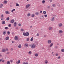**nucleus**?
Masks as SVG:
<instances>
[{"label":"nucleus","instance_id":"obj_1","mask_svg":"<svg viewBox=\"0 0 64 64\" xmlns=\"http://www.w3.org/2000/svg\"><path fill=\"white\" fill-rule=\"evenodd\" d=\"M23 35L24 36H28L29 35V33L28 32H26V33L23 32Z\"/></svg>","mask_w":64,"mask_h":64},{"label":"nucleus","instance_id":"obj_2","mask_svg":"<svg viewBox=\"0 0 64 64\" xmlns=\"http://www.w3.org/2000/svg\"><path fill=\"white\" fill-rule=\"evenodd\" d=\"M35 47H36V45H35V44H34L31 46V48L32 49H33L34 48H35Z\"/></svg>","mask_w":64,"mask_h":64},{"label":"nucleus","instance_id":"obj_3","mask_svg":"<svg viewBox=\"0 0 64 64\" xmlns=\"http://www.w3.org/2000/svg\"><path fill=\"white\" fill-rule=\"evenodd\" d=\"M52 41L50 40H48V44H51Z\"/></svg>","mask_w":64,"mask_h":64},{"label":"nucleus","instance_id":"obj_4","mask_svg":"<svg viewBox=\"0 0 64 64\" xmlns=\"http://www.w3.org/2000/svg\"><path fill=\"white\" fill-rule=\"evenodd\" d=\"M15 40H18V38H17V36H16L14 38Z\"/></svg>","mask_w":64,"mask_h":64},{"label":"nucleus","instance_id":"obj_5","mask_svg":"<svg viewBox=\"0 0 64 64\" xmlns=\"http://www.w3.org/2000/svg\"><path fill=\"white\" fill-rule=\"evenodd\" d=\"M11 21H10V22H11V23H13L15 21V20L14 19L12 20H11Z\"/></svg>","mask_w":64,"mask_h":64},{"label":"nucleus","instance_id":"obj_6","mask_svg":"<svg viewBox=\"0 0 64 64\" xmlns=\"http://www.w3.org/2000/svg\"><path fill=\"white\" fill-rule=\"evenodd\" d=\"M59 33L61 34V33H63V31L62 30H59Z\"/></svg>","mask_w":64,"mask_h":64},{"label":"nucleus","instance_id":"obj_7","mask_svg":"<svg viewBox=\"0 0 64 64\" xmlns=\"http://www.w3.org/2000/svg\"><path fill=\"white\" fill-rule=\"evenodd\" d=\"M30 6V4H28L26 5V8H28V7H29Z\"/></svg>","mask_w":64,"mask_h":64},{"label":"nucleus","instance_id":"obj_8","mask_svg":"<svg viewBox=\"0 0 64 64\" xmlns=\"http://www.w3.org/2000/svg\"><path fill=\"white\" fill-rule=\"evenodd\" d=\"M3 6V4H0V8H1Z\"/></svg>","mask_w":64,"mask_h":64},{"label":"nucleus","instance_id":"obj_9","mask_svg":"<svg viewBox=\"0 0 64 64\" xmlns=\"http://www.w3.org/2000/svg\"><path fill=\"white\" fill-rule=\"evenodd\" d=\"M17 25V23H16V22H14V26L15 27H16V25Z\"/></svg>","mask_w":64,"mask_h":64},{"label":"nucleus","instance_id":"obj_10","mask_svg":"<svg viewBox=\"0 0 64 64\" xmlns=\"http://www.w3.org/2000/svg\"><path fill=\"white\" fill-rule=\"evenodd\" d=\"M3 3L4 4H6L7 3V1L6 0H4L3 2Z\"/></svg>","mask_w":64,"mask_h":64},{"label":"nucleus","instance_id":"obj_11","mask_svg":"<svg viewBox=\"0 0 64 64\" xmlns=\"http://www.w3.org/2000/svg\"><path fill=\"white\" fill-rule=\"evenodd\" d=\"M24 46H26V47H28V44L26 43L25 44H24Z\"/></svg>","mask_w":64,"mask_h":64},{"label":"nucleus","instance_id":"obj_12","mask_svg":"<svg viewBox=\"0 0 64 64\" xmlns=\"http://www.w3.org/2000/svg\"><path fill=\"white\" fill-rule=\"evenodd\" d=\"M6 40H9V37L7 36L6 38Z\"/></svg>","mask_w":64,"mask_h":64},{"label":"nucleus","instance_id":"obj_13","mask_svg":"<svg viewBox=\"0 0 64 64\" xmlns=\"http://www.w3.org/2000/svg\"><path fill=\"white\" fill-rule=\"evenodd\" d=\"M58 26L59 27H61V26H62V24L60 23L58 25Z\"/></svg>","mask_w":64,"mask_h":64},{"label":"nucleus","instance_id":"obj_14","mask_svg":"<svg viewBox=\"0 0 64 64\" xmlns=\"http://www.w3.org/2000/svg\"><path fill=\"white\" fill-rule=\"evenodd\" d=\"M27 16L28 17H30L31 16V14L28 13L27 14Z\"/></svg>","mask_w":64,"mask_h":64},{"label":"nucleus","instance_id":"obj_15","mask_svg":"<svg viewBox=\"0 0 64 64\" xmlns=\"http://www.w3.org/2000/svg\"><path fill=\"white\" fill-rule=\"evenodd\" d=\"M6 30H5L3 32V34H4V35H5L6 34Z\"/></svg>","mask_w":64,"mask_h":64},{"label":"nucleus","instance_id":"obj_16","mask_svg":"<svg viewBox=\"0 0 64 64\" xmlns=\"http://www.w3.org/2000/svg\"><path fill=\"white\" fill-rule=\"evenodd\" d=\"M2 52H4L6 51V50H5V49H4L2 50Z\"/></svg>","mask_w":64,"mask_h":64},{"label":"nucleus","instance_id":"obj_17","mask_svg":"<svg viewBox=\"0 0 64 64\" xmlns=\"http://www.w3.org/2000/svg\"><path fill=\"white\" fill-rule=\"evenodd\" d=\"M52 29V27H50L48 29L49 30H51Z\"/></svg>","mask_w":64,"mask_h":64},{"label":"nucleus","instance_id":"obj_18","mask_svg":"<svg viewBox=\"0 0 64 64\" xmlns=\"http://www.w3.org/2000/svg\"><path fill=\"white\" fill-rule=\"evenodd\" d=\"M32 17H35V15L34 14H32L31 15Z\"/></svg>","mask_w":64,"mask_h":64},{"label":"nucleus","instance_id":"obj_19","mask_svg":"<svg viewBox=\"0 0 64 64\" xmlns=\"http://www.w3.org/2000/svg\"><path fill=\"white\" fill-rule=\"evenodd\" d=\"M2 24H5V21H3L2 22Z\"/></svg>","mask_w":64,"mask_h":64},{"label":"nucleus","instance_id":"obj_20","mask_svg":"<svg viewBox=\"0 0 64 64\" xmlns=\"http://www.w3.org/2000/svg\"><path fill=\"white\" fill-rule=\"evenodd\" d=\"M34 55L36 57H37L38 56V54H34Z\"/></svg>","mask_w":64,"mask_h":64},{"label":"nucleus","instance_id":"obj_21","mask_svg":"<svg viewBox=\"0 0 64 64\" xmlns=\"http://www.w3.org/2000/svg\"><path fill=\"white\" fill-rule=\"evenodd\" d=\"M10 19V18H9V17H8L6 18V20L7 21H8V20H9Z\"/></svg>","mask_w":64,"mask_h":64},{"label":"nucleus","instance_id":"obj_22","mask_svg":"<svg viewBox=\"0 0 64 64\" xmlns=\"http://www.w3.org/2000/svg\"><path fill=\"white\" fill-rule=\"evenodd\" d=\"M45 1L44 0H43L42 1V4H44V3H45Z\"/></svg>","mask_w":64,"mask_h":64},{"label":"nucleus","instance_id":"obj_23","mask_svg":"<svg viewBox=\"0 0 64 64\" xmlns=\"http://www.w3.org/2000/svg\"><path fill=\"white\" fill-rule=\"evenodd\" d=\"M36 15H39V12H36L35 13Z\"/></svg>","mask_w":64,"mask_h":64},{"label":"nucleus","instance_id":"obj_24","mask_svg":"<svg viewBox=\"0 0 64 64\" xmlns=\"http://www.w3.org/2000/svg\"><path fill=\"white\" fill-rule=\"evenodd\" d=\"M7 64H10V62L9 61H8L7 62Z\"/></svg>","mask_w":64,"mask_h":64},{"label":"nucleus","instance_id":"obj_25","mask_svg":"<svg viewBox=\"0 0 64 64\" xmlns=\"http://www.w3.org/2000/svg\"><path fill=\"white\" fill-rule=\"evenodd\" d=\"M61 51L62 52H64V49H62L61 50Z\"/></svg>","mask_w":64,"mask_h":64},{"label":"nucleus","instance_id":"obj_26","mask_svg":"<svg viewBox=\"0 0 64 64\" xmlns=\"http://www.w3.org/2000/svg\"><path fill=\"white\" fill-rule=\"evenodd\" d=\"M54 18H55L54 17H53L52 18V21H54Z\"/></svg>","mask_w":64,"mask_h":64},{"label":"nucleus","instance_id":"obj_27","mask_svg":"<svg viewBox=\"0 0 64 64\" xmlns=\"http://www.w3.org/2000/svg\"><path fill=\"white\" fill-rule=\"evenodd\" d=\"M43 13L44 14H45L46 13V11H44L43 12Z\"/></svg>","mask_w":64,"mask_h":64},{"label":"nucleus","instance_id":"obj_28","mask_svg":"<svg viewBox=\"0 0 64 64\" xmlns=\"http://www.w3.org/2000/svg\"><path fill=\"white\" fill-rule=\"evenodd\" d=\"M53 44L52 43L50 45V47H52V46H53Z\"/></svg>","mask_w":64,"mask_h":64},{"label":"nucleus","instance_id":"obj_29","mask_svg":"<svg viewBox=\"0 0 64 64\" xmlns=\"http://www.w3.org/2000/svg\"><path fill=\"white\" fill-rule=\"evenodd\" d=\"M32 54V52H31V51H30L28 52V54Z\"/></svg>","mask_w":64,"mask_h":64},{"label":"nucleus","instance_id":"obj_30","mask_svg":"<svg viewBox=\"0 0 64 64\" xmlns=\"http://www.w3.org/2000/svg\"><path fill=\"white\" fill-rule=\"evenodd\" d=\"M23 64H28V62H24L23 63Z\"/></svg>","mask_w":64,"mask_h":64},{"label":"nucleus","instance_id":"obj_31","mask_svg":"<svg viewBox=\"0 0 64 64\" xmlns=\"http://www.w3.org/2000/svg\"><path fill=\"white\" fill-rule=\"evenodd\" d=\"M33 38L32 37V38L30 39V41H33Z\"/></svg>","mask_w":64,"mask_h":64},{"label":"nucleus","instance_id":"obj_32","mask_svg":"<svg viewBox=\"0 0 64 64\" xmlns=\"http://www.w3.org/2000/svg\"><path fill=\"white\" fill-rule=\"evenodd\" d=\"M8 26L9 27H10L11 26V24H10L8 25Z\"/></svg>","mask_w":64,"mask_h":64},{"label":"nucleus","instance_id":"obj_33","mask_svg":"<svg viewBox=\"0 0 64 64\" xmlns=\"http://www.w3.org/2000/svg\"><path fill=\"white\" fill-rule=\"evenodd\" d=\"M29 38H28L26 39V41H29Z\"/></svg>","mask_w":64,"mask_h":64},{"label":"nucleus","instance_id":"obj_34","mask_svg":"<svg viewBox=\"0 0 64 64\" xmlns=\"http://www.w3.org/2000/svg\"><path fill=\"white\" fill-rule=\"evenodd\" d=\"M6 13L7 14H9V12L8 11H7L6 12Z\"/></svg>","mask_w":64,"mask_h":64},{"label":"nucleus","instance_id":"obj_35","mask_svg":"<svg viewBox=\"0 0 64 64\" xmlns=\"http://www.w3.org/2000/svg\"><path fill=\"white\" fill-rule=\"evenodd\" d=\"M7 33L8 35H9V34H10V32L9 31Z\"/></svg>","mask_w":64,"mask_h":64},{"label":"nucleus","instance_id":"obj_36","mask_svg":"<svg viewBox=\"0 0 64 64\" xmlns=\"http://www.w3.org/2000/svg\"><path fill=\"white\" fill-rule=\"evenodd\" d=\"M21 31L23 32V31H24V29H23V28H22L21 29Z\"/></svg>","mask_w":64,"mask_h":64},{"label":"nucleus","instance_id":"obj_37","mask_svg":"<svg viewBox=\"0 0 64 64\" xmlns=\"http://www.w3.org/2000/svg\"><path fill=\"white\" fill-rule=\"evenodd\" d=\"M18 64H19V63H20V60H18Z\"/></svg>","mask_w":64,"mask_h":64},{"label":"nucleus","instance_id":"obj_38","mask_svg":"<svg viewBox=\"0 0 64 64\" xmlns=\"http://www.w3.org/2000/svg\"><path fill=\"white\" fill-rule=\"evenodd\" d=\"M18 48H21V46L20 45L18 46Z\"/></svg>","mask_w":64,"mask_h":64},{"label":"nucleus","instance_id":"obj_39","mask_svg":"<svg viewBox=\"0 0 64 64\" xmlns=\"http://www.w3.org/2000/svg\"><path fill=\"white\" fill-rule=\"evenodd\" d=\"M16 6H19V4H16Z\"/></svg>","mask_w":64,"mask_h":64},{"label":"nucleus","instance_id":"obj_40","mask_svg":"<svg viewBox=\"0 0 64 64\" xmlns=\"http://www.w3.org/2000/svg\"><path fill=\"white\" fill-rule=\"evenodd\" d=\"M47 7L48 8V9H49V8H50V7L49 6H48Z\"/></svg>","mask_w":64,"mask_h":64},{"label":"nucleus","instance_id":"obj_41","mask_svg":"<svg viewBox=\"0 0 64 64\" xmlns=\"http://www.w3.org/2000/svg\"><path fill=\"white\" fill-rule=\"evenodd\" d=\"M44 16L45 17H47V14H46L45 15H44Z\"/></svg>","mask_w":64,"mask_h":64},{"label":"nucleus","instance_id":"obj_42","mask_svg":"<svg viewBox=\"0 0 64 64\" xmlns=\"http://www.w3.org/2000/svg\"><path fill=\"white\" fill-rule=\"evenodd\" d=\"M10 62L11 63H12L13 62V60H10Z\"/></svg>","mask_w":64,"mask_h":64},{"label":"nucleus","instance_id":"obj_43","mask_svg":"<svg viewBox=\"0 0 64 64\" xmlns=\"http://www.w3.org/2000/svg\"><path fill=\"white\" fill-rule=\"evenodd\" d=\"M58 48V46H56L55 47V48L56 49Z\"/></svg>","mask_w":64,"mask_h":64},{"label":"nucleus","instance_id":"obj_44","mask_svg":"<svg viewBox=\"0 0 64 64\" xmlns=\"http://www.w3.org/2000/svg\"><path fill=\"white\" fill-rule=\"evenodd\" d=\"M56 56H58V54L57 53L56 54Z\"/></svg>","mask_w":64,"mask_h":64},{"label":"nucleus","instance_id":"obj_45","mask_svg":"<svg viewBox=\"0 0 64 64\" xmlns=\"http://www.w3.org/2000/svg\"><path fill=\"white\" fill-rule=\"evenodd\" d=\"M8 28L7 27H6L5 28V29H8Z\"/></svg>","mask_w":64,"mask_h":64},{"label":"nucleus","instance_id":"obj_46","mask_svg":"<svg viewBox=\"0 0 64 64\" xmlns=\"http://www.w3.org/2000/svg\"><path fill=\"white\" fill-rule=\"evenodd\" d=\"M1 17L2 18H3L4 16H3V15L2 14L1 16Z\"/></svg>","mask_w":64,"mask_h":64},{"label":"nucleus","instance_id":"obj_47","mask_svg":"<svg viewBox=\"0 0 64 64\" xmlns=\"http://www.w3.org/2000/svg\"><path fill=\"white\" fill-rule=\"evenodd\" d=\"M19 26H21V24H18Z\"/></svg>","mask_w":64,"mask_h":64},{"label":"nucleus","instance_id":"obj_48","mask_svg":"<svg viewBox=\"0 0 64 64\" xmlns=\"http://www.w3.org/2000/svg\"><path fill=\"white\" fill-rule=\"evenodd\" d=\"M52 6H53L54 7H55V4H52Z\"/></svg>","mask_w":64,"mask_h":64},{"label":"nucleus","instance_id":"obj_49","mask_svg":"<svg viewBox=\"0 0 64 64\" xmlns=\"http://www.w3.org/2000/svg\"><path fill=\"white\" fill-rule=\"evenodd\" d=\"M53 16H54V17H56V15H54Z\"/></svg>","mask_w":64,"mask_h":64},{"label":"nucleus","instance_id":"obj_50","mask_svg":"<svg viewBox=\"0 0 64 64\" xmlns=\"http://www.w3.org/2000/svg\"><path fill=\"white\" fill-rule=\"evenodd\" d=\"M10 50L11 51H13V48H11L10 49Z\"/></svg>","mask_w":64,"mask_h":64},{"label":"nucleus","instance_id":"obj_51","mask_svg":"<svg viewBox=\"0 0 64 64\" xmlns=\"http://www.w3.org/2000/svg\"><path fill=\"white\" fill-rule=\"evenodd\" d=\"M39 34H36V36H39Z\"/></svg>","mask_w":64,"mask_h":64},{"label":"nucleus","instance_id":"obj_52","mask_svg":"<svg viewBox=\"0 0 64 64\" xmlns=\"http://www.w3.org/2000/svg\"><path fill=\"white\" fill-rule=\"evenodd\" d=\"M58 59H60V56H59L58 57Z\"/></svg>","mask_w":64,"mask_h":64},{"label":"nucleus","instance_id":"obj_53","mask_svg":"<svg viewBox=\"0 0 64 64\" xmlns=\"http://www.w3.org/2000/svg\"><path fill=\"white\" fill-rule=\"evenodd\" d=\"M2 60H3V59L0 60V62H1L2 61Z\"/></svg>","mask_w":64,"mask_h":64},{"label":"nucleus","instance_id":"obj_54","mask_svg":"<svg viewBox=\"0 0 64 64\" xmlns=\"http://www.w3.org/2000/svg\"><path fill=\"white\" fill-rule=\"evenodd\" d=\"M9 52H8L6 53V54H9Z\"/></svg>","mask_w":64,"mask_h":64},{"label":"nucleus","instance_id":"obj_55","mask_svg":"<svg viewBox=\"0 0 64 64\" xmlns=\"http://www.w3.org/2000/svg\"><path fill=\"white\" fill-rule=\"evenodd\" d=\"M52 0H50V2H52Z\"/></svg>","mask_w":64,"mask_h":64},{"label":"nucleus","instance_id":"obj_56","mask_svg":"<svg viewBox=\"0 0 64 64\" xmlns=\"http://www.w3.org/2000/svg\"><path fill=\"white\" fill-rule=\"evenodd\" d=\"M12 10H13V11H15V9H13Z\"/></svg>","mask_w":64,"mask_h":64},{"label":"nucleus","instance_id":"obj_57","mask_svg":"<svg viewBox=\"0 0 64 64\" xmlns=\"http://www.w3.org/2000/svg\"><path fill=\"white\" fill-rule=\"evenodd\" d=\"M40 13H42V11H40Z\"/></svg>","mask_w":64,"mask_h":64},{"label":"nucleus","instance_id":"obj_58","mask_svg":"<svg viewBox=\"0 0 64 64\" xmlns=\"http://www.w3.org/2000/svg\"><path fill=\"white\" fill-rule=\"evenodd\" d=\"M4 62V60H3L2 61V62Z\"/></svg>","mask_w":64,"mask_h":64},{"label":"nucleus","instance_id":"obj_59","mask_svg":"<svg viewBox=\"0 0 64 64\" xmlns=\"http://www.w3.org/2000/svg\"><path fill=\"white\" fill-rule=\"evenodd\" d=\"M29 46H32V45L30 44L29 45Z\"/></svg>","mask_w":64,"mask_h":64},{"label":"nucleus","instance_id":"obj_60","mask_svg":"<svg viewBox=\"0 0 64 64\" xmlns=\"http://www.w3.org/2000/svg\"><path fill=\"white\" fill-rule=\"evenodd\" d=\"M11 12H13V10H12V11H11Z\"/></svg>","mask_w":64,"mask_h":64},{"label":"nucleus","instance_id":"obj_61","mask_svg":"<svg viewBox=\"0 0 64 64\" xmlns=\"http://www.w3.org/2000/svg\"><path fill=\"white\" fill-rule=\"evenodd\" d=\"M6 51H8V48H6Z\"/></svg>","mask_w":64,"mask_h":64},{"label":"nucleus","instance_id":"obj_62","mask_svg":"<svg viewBox=\"0 0 64 64\" xmlns=\"http://www.w3.org/2000/svg\"><path fill=\"white\" fill-rule=\"evenodd\" d=\"M45 63H46V64H47V63H48V62H45Z\"/></svg>","mask_w":64,"mask_h":64},{"label":"nucleus","instance_id":"obj_63","mask_svg":"<svg viewBox=\"0 0 64 64\" xmlns=\"http://www.w3.org/2000/svg\"><path fill=\"white\" fill-rule=\"evenodd\" d=\"M46 35H45L44 36V37H46Z\"/></svg>","mask_w":64,"mask_h":64},{"label":"nucleus","instance_id":"obj_64","mask_svg":"<svg viewBox=\"0 0 64 64\" xmlns=\"http://www.w3.org/2000/svg\"><path fill=\"white\" fill-rule=\"evenodd\" d=\"M51 10H53V8H51Z\"/></svg>","mask_w":64,"mask_h":64}]
</instances>
